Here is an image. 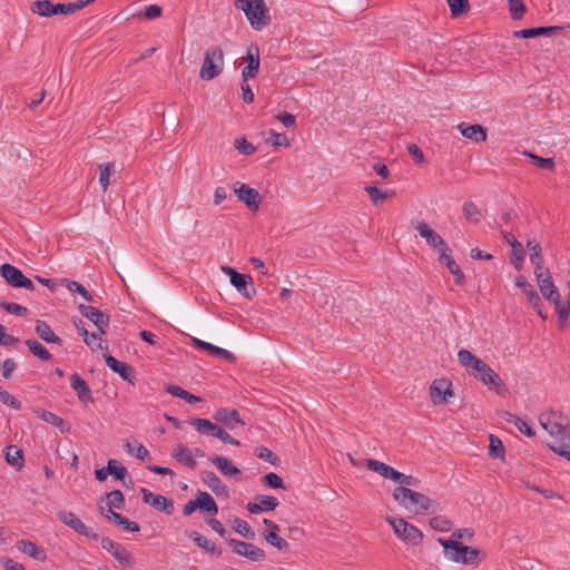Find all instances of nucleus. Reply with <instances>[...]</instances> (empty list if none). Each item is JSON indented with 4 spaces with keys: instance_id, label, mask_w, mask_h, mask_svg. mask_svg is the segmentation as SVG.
<instances>
[{
    "instance_id": "obj_51",
    "label": "nucleus",
    "mask_w": 570,
    "mask_h": 570,
    "mask_svg": "<svg viewBox=\"0 0 570 570\" xmlns=\"http://www.w3.org/2000/svg\"><path fill=\"white\" fill-rule=\"evenodd\" d=\"M37 414L41 420L56 428H62L65 425V421L60 416L50 411L39 410L37 411Z\"/></svg>"
},
{
    "instance_id": "obj_20",
    "label": "nucleus",
    "mask_w": 570,
    "mask_h": 570,
    "mask_svg": "<svg viewBox=\"0 0 570 570\" xmlns=\"http://www.w3.org/2000/svg\"><path fill=\"white\" fill-rule=\"evenodd\" d=\"M202 481L217 495L228 498L227 485L213 471H203L200 473Z\"/></svg>"
},
{
    "instance_id": "obj_3",
    "label": "nucleus",
    "mask_w": 570,
    "mask_h": 570,
    "mask_svg": "<svg viewBox=\"0 0 570 570\" xmlns=\"http://www.w3.org/2000/svg\"><path fill=\"white\" fill-rule=\"evenodd\" d=\"M438 542L444 548V554L448 560L469 566L479 563L480 551L476 548L443 538H439Z\"/></svg>"
},
{
    "instance_id": "obj_60",
    "label": "nucleus",
    "mask_w": 570,
    "mask_h": 570,
    "mask_svg": "<svg viewBox=\"0 0 570 570\" xmlns=\"http://www.w3.org/2000/svg\"><path fill=\"white\" fill-rule=\"evenodd\" d=\"M430 525L433 530L439 532H448L451 529V522L442 515L433 517L430 520Z\"/></svg>"
},
{
    "instance_id": "obj_43",
    "label": "nucleus",
    "mask_w": 570,
    "mask_h": 570,
    "mask_svg": "<svg viewBox=\"0 0 570 570\" xmlns=\"http://www.w3.org/2000/svg\"><path fill=\"white\" fill-rule=\"evenodd\" d=\"M524 249H523V246L522 244L517 240V239H513V242H511V263L515 266L517 269H520L521 265H522V262H523V258H524Z\"/></svg>"
},
{
    "instance_id": "obj_62",
    "label": "nucleus",
    "mask_w": 570,
    "mask_h": 570,
    "mask_svg": "<svg viewBox=\"0 0 570 570\" xmlns=\"http://www.w3.org/2000/svg\"><path fill=\"white\" fill-rule=\"evenodd\" d=\"M271 138L266 140V142H271L275 147L284 146L288 147L291 145L289 139L285 134L276 132L275 130L269 131Z\"/></svg>"
},
{
    "instance_id": "obj_36",
    "label": "nucleus",
    "mask_w": 570,
    "mask_h": 570,
    "mask_svg": "<svg viewBox=\"0 0 570 570\" xmlns=\"http://www.w3.org/2000/svg\"><path fill=\"white\" fill-rule=\"evenodd\" d=\"M166 392L175 397H179L185 400L189 404H194L196 402H200L202 399L199 396H196L188 391L184 390L183 387L174 384H169L166 387Z\"/></svg>"
},
{
    "instance_id": "obj_55",
    "label": "nucleus",
    "mask_w": 570,
    "mask_h": 570,
    "mask_svg": "<svg viewBox=\"0 0 570 570\" xmlns=\"http://www.w3.org/2000/svg\"><path fill=\"white\" fill-rule=\"evenodd\" d=\"M33 279L43 286H47V285H80L76 281H69L67 278L53 279V278H48V277L40 276V275H35Z\"/></svg>"
},
{
    "instance_id": "obj_37",
    "label": "nucleus",
    "mask_w": 570,
    "mask_h": 570,
    "mask_svg": "<svg viewBox=\"0 0 570 570\" xmlns=\"http://www.w3.org/2000/svg\"><path fill=\"white\" fill-rule=\"evenodd\" d=\"M449 248H442L440 252V261H445L446 266L450 269V272L455 276L456 283H460L463 278V273L460 268V266L455 263V261L446 254Z\"/></svg>"
},
{
    "instance_id": "obj_14",
    "label": "nucleus",
    "mask_w": 570,
    "mask_h": 570,
    "mask_svg": "<svg viewBox=\"0 0 570 570\" xmlns=\"http://www.w3.org/2000/svg\"><path fill=\"white\" fill-rule=\"evenodd\" d=\"M430 396L435 405L446 404L453 396L452 383L446 379L434 380L430 386Z\"/></svg>"
},
{
    "instance_id": "obj_8",
    "label": "nucleus",
    "mask_w": 570,
    "mask_h": 570,
    "mask_svg": "<svg viewBox=\"0 0 570 570\" xmlns=\"http://www.w3.org/2000/svg\"><path fill=\"white\" fill-rule=\"evenodd\" d=\"M189 423L195 430L204 435L215 436L224 443L238 446L240 443L238 440L229 435L223 428L213 423L207 419L191 417Z\"/></svg>"
},
{
    "instance_id": "obj_28",
    "label": "nucleus",
    "mask_w": 570,
    "mask_h": 570,
    "mask_svg": "<svg viewBox=\"0 0 570 570\" xmlns=\"http://www.w3.org/2000/svg\"><path fill=\"white\" fill-rule=\"evenodd\" d=\"M219 295L224 299H237L238 296L252 299L256 295V287H224Z\"/></svg>"
},
{
    "instance_id": "obj_7",
    "label": "nucleus",
    "mask_w": 570,
    "mask_h": 570,
    "mask_svg": "<svg viewBox=\"0 0 570 570\" xmlns=\"http://www.w3.org/2000/svg\"><path fill=\"white\" fill-rule=\"evenodd\" d=\"M386 521L393 528L394 533L406 544L416 546L422 542L423 533L415 525L406 522L402 518L386 517Z\"/></svg>"
},
{
    "instance_id": "obj_59",
    "label": "nucleus",
    "mask_w": 570,
    "mask_h": 570,
    "mask_svg": "<svg viewBox=\"0 0 570 570\" xmlns=\"http://www.w3.org/2000/svg\"><path fill=\"white\" fill-rule=\"evenodd\" d=\"M256 500L261 503V505H263V511H273L279 504L277 498L273 495L258 494L256 495Z\"/></svg>"
},
{
    "instance_id": "obj_9",
    "label": "nucleus",
    "mask_w": 570,
    "mask_h": 570,
    "mask_svg": "<svg viewBox=\"0 0 570 570\" xmlns=\"http://www.w3.org/2000/svg\"><path fill=\"white\" fill-rule=\"evenodd\" d=\"M540 423L551 436L562 440L566 436L570 421L561 412L549 411L548 413L541 414Z\"/></svg>"
},
{
    "instance_id": "obj_17",
    "label": "nucleus",
    "mask_w": 570,
    "mask_h": 570,
    "mask_svg": "<svg viewBox=\"0 0 570 570\" xmlns=\"http://www.w3.org/2000/svg\"><path fill=\"white\" fill-rule=\"evenodd\" d=\"M0 276L8 285H33L31 277L26 276L18 267L9 263L0 266Z\"/></svg>"
},
{
    "instance_id": "obj_46",
    "label": "nucleus",
    "mask_w": 570,
    "mask_h": 570,
    "mask_svg": "<svg viewBox=\"0 0 570 570\" xmlns=\"http://www.w3.org/2000/svg\"><path fill=\"white\" fill-rule=\"evenodd\" d=\"M509 11L513 20H521L527 11V7L522 0H507Z\"/></svg>"
},
{
    "instance_id": "obj_53",
    "label": "nucleus",
    "mask_w": 570,
    "mask_h": 570,
    "mask_svg": "<svg viewBox=\"0 0 570 570\" xmlns=\"http://www.w3.org/2000/svg\"><path fill=\"white\" fill-rule=\"evenodd\" d=\"M109 509H122L125 505V497L120 490H112L107 493Z\"/></svg>"
},
{
    "instance_id": "obj_13",
    "label": "nucleus",
    "mask_w": 570,
    "mask_h": 570,
    "mask_svg": "<svg viewBox=\"0 0 570 570\" xmlns=\"http://www.w3.org/2000/svg\"><path fill=\"white\" fill-rule=\"evenodd\" d=\"M246 66L242 70V77L244 81H248L255 78L259 71V48L257 45L252 43L248 46L246 56L243 58Z\"/></svg>"
},
{
    "instance_id": "obj_39",
    "label": "nucleus",
    "mask_w": 570,
    "mask_h": 570,
    "mask_svg": "<svg viewBox=\"0 0 570 570\" xmlns=\"http://www.w3.org/2000/svg\"><path fill=\"white\" fill-rule=\"evenodd\" d=\"M26 345L29 347V351L41 361H49L51 358L49 351L38 341L27 340Z\"/></svg>"
},
{
    "instance_id": "obj_31",
    "label": "nucleus",
    "mask_w": 570,
    "mask_h": 570,
    "mask_svg": "<svg viewBox=\"0 0 570 570\" xmlns=\"http://www.w3.org/2000/svg\"><path fill=\"white\" fill-rule=\"evenodd\" d=\"M17 548L36 560L45 561L47 558L45 551L32 541L20 540Z\"/></svg>"
},
{
    "instance_id": "obj_2",
    "label": "nucleus",
    "mask_w": 570,
    "mask_h": 570,
    "mask_svg": "<svg viewBox=\"0 0 570 570\" xmlns=\"http://www.w3.org/2000/svg\"><path fill=\"white\" fill-rule=\"evenodd\" d=\"M393 499L402 508L415 514H422L432 508V500L406 487H396L393 491Z\"/></svg>"
},
{
    "instance_id": "obj_1",
    "label": "nucleus",
    "mask_w": 570,
    "mask_h": 570,
    "mask_svg": "<svg viewBox=\"0 0 570 570\" xmlns=\"http://www.w3.org/2000/svg\"><path fill=\"white\" fill-rule=\"evenodd\" d=\"M458 361L474 379L487 385L489 390L495 391L500 395L508 391L499 374L470 351L460 350L458 352Z\"/></svg>"
},
{
    "instance_id": "obj_34",
    "label": "nucleus",
    "mask_w": 570,
    "mask_h": 570,
    "mask_svg": "<svg viewBox=\"0 0 570 570\" xmlns=\"http://www.w3.org/2000/svg\"><path fill=\"white\" fill-rule=\"evenodd\" d=\"M522 289L527 296L528 303L535 309V312L542 320H547L548 314L542 309V302L539 293L532 287H522Z\"/></svg>"
},
{
    "instance_id": "obj_19",
    "label": "nucleus",
    "mask_w": 570,
    "mask_h": 570,
    "mask_svg": "<svg viewBox=\"0 0 570 570\" xmlns=\"http://www.w3.org/2000/svg\"><path fill=\"white\" fill-rule=\"evenodd\" d=\"M70 385L76 391L79 401L83 405L94 402L92 393L89 385L78 373H73L70 376Z\"/></svg>"
},
{
    "instance_id": "obj_24",
    "label": "nucleus",
    "mask_w": 570,
    "mask_h": 570,
    "mask_svg": "<svg viewBox=\"0 0 570 570\" xmlns=\"http://www.w3.org/2000/svg\"><path fill=\"white\" fill-rule=\"evenodd\" d=\"M562 29V26L535 27L514 31L513 36L515 38L529 39L539 36H552L554 32L560 31Z\"/></svg>"
},
{
    "instance_id": "obj_61",
    "label": "nucleus",
    "mask_w": 570,
    "mask_h": 570,
    "mask_svg": "<svg viewBox=\"0 0 570 570\" xmlns=\"http://www.w3.org/2000/svg\"><path fill=\"white\" fill-rule=\"evenodd\" d=\"M265 540H266L271 546L275 547L276 549H278V550H281V551H283V550H287V549H288V547H289L288 542H287L285 539L281 538V537L278 535V533H275V532H273V533H267V534L265 535Z\"/></svg>"
},
{
    "instance_id": "obj_32",
    "label": "nucleus",
    "mask_w": 570,
    "mask_h": 570,
    "mask_svg": "<svg viewBox=\"0 0 570 570\" xmlns=\"http://www.w3.org/2000/svg\"><path fill=\"white\" fill-rule=\"evenodd\" d=\"M189 539H191L199 548L204 549L206 552L210 554H222V550H219L216 544L209 540H207L204 535L199 534L197 531L187 532Z\"/></svg>"
},
{
    "instance_id": "obj_54",
    "label": "nucleus",
    "mask_w": 570,
    "mask_h": 570,
    "mask_svg": "<svg viewBox=\"0 0 570 570\" xmlns=\"http://www.w3.org/2000/svg\"><path fill=\"white\" fill-rule=\"evenodd\" d=\"M136 449L132 448L129 440H126L125 449L128 453H135L136 458L139 460H145L149 456V451L139 442L135 441Z\"/></svg>"
},
{
    "instance_id": "obj_30",
    "label": "nucleus",
    "mask_w": 570,
    "mask_h": 570,
    "mask_svg": "<svg viewBox=\"0 0 570 570\" xmlns=\"http://www.w3.org/2000/svg\"><path fill=\"white\" fill-rule=\"evenodd\" d=\"M3 454L7 463L13 468L21 469L23 465V451L17 445H7L3 449Z\"/></svg>"
},
{
    "instance_id": "obj_16",
    "label": "nucleus",
    "mask_w": 570,
    "mask_h": 570,
    "mask_svg": "<svg viewBox=\"0 0 570 570\" xmlns=\"http://www.w3.org/2000/svg\"><path fill=\"white\" fill-rule=\"evenodd\" d=\"M106 365L115 373H117L124 381L131 385L136 384L135 368L124 362H120L110 354L104 355Z\"/></svg>"
},
{
    "instance_id": "obj_64",
    "label": "nucleus",
    "mask_w": 570,
    "mask_h": 570,
    "mask_svg": "<svg viewBox=\"0 0 570 570\" xmlns=\"http://www.w3.org/2000/svg\"><path fill=\"white\" fill-rule=\"evenodd\" d=\"M0 402L13 410L21 409V402L17 400L12 394L4 390V392L0 395Z\"/></svg>"
},
{
    "instance_id": "obj_22",
    "label": "nucleus",
    "mask_w": 570,
    "mask_h": 570,
    "mask_svg": "<svg viewBox=\"0 0 570 570\" xmlns=\"http://www.w3.org/2000/svg\"><path fill=\"white\" fill-rule=\"evenodd\" d=\"M78 309L81 313V315L88 318L90 322H92L98 327V330L108 326L109 317L106 316L98 308L90 305L79 304Z\"/></svg>"
},
{
    "instance_id": "obj_40",
    "label": "nucleus",
    "mask_w": 570,
    "mask_h": 570,
    "mask_svg": "<svg viewBox=\"0 0 570 570\" xmlns=\"http://www.w3.org/2000/svg\"><path fill=\"white\" fill-rule=\"evenodd\" d=\"M106 472L119 481H124L128 475L127 469L115 459L108 461Z\"/></svg>"
},
{
    "instance_id": "obj_15",
    "label": "nucleus",
    "mask_w": 570,
    "mask_h": 570,
    "mask_svg": "<svg viewBox=\"0 0 570 570\" xmlns=\"http://www.w3.org/2000/svg\"><path fill=\"white\" fill-rule=\"evenodd\" d=\"M234 191L238 199L245 203L250 210H258L262 197L257 189L252 188L246 184L236 183L234 184Z\"/></svg>"
},
{
    "instance_id": "obj_63",
    "label": "nucleus",
    "mask_w": 570,
    "mask_h": 570,
    "mask_svg": "<svg viewBox=\"0 0 570 570\" xmlns=\"http://www.w3.org/2000/svg\"><path fill=\"white\" fill-rule=\"evenodd\" d=\"M0 306L4 308L7 312L17 315V316H26L28 314V308L24 306H21L17 303H9V302H0Z\"/></svg>"
},
{
    "instance_id": "obj_42",
    "label": "nucleus",
    "mask_w": 570,
    "mask_h": 570,
    "mask_svg": "<svg viewBox=\"0 0 570 570\" xmlns=\"http://www.w3.org/2000/svg\"><path fill=\"white\" fill-rule=\"evenodd\" d=\"M452 18H459L470 10L469 0H446Z\"/></svg>"
},
{
    "instance_id": "obj_57",
    "label": "nucleus",
    "mask_w": 570,
    "mask_h": 570,
    "mask_svg": "<svg viewBox=\"0 0 570 570\" xmlns=\"http://www.w3.org/2000/svg\"><path fill=\"white\" fill-rule=\"evenodd\" d=\"M263 483L271 489H286L283 479L274 472L265 474L263 476Z\"/></svg>"
},
{
    "instance_id": "obj_49",
    "label": "nucleus",
    "mask_w": 570,
    "mask_h": 570,
    "mask_svg": "<svg viewBox=\"0 0 570 570\" xmlns=\"http://www.w3.org/2000/svg\"><path fill=\"white\" fill-rule=\"evenodd\" d=\"M234 147L239 154L245 156H250L256 151V147L252 142L247 141L245 137L236 138Z\"/></svg>"
},
{
    "instance_id": "obj_18",
    "label": "nucleus",
    "mask_w": 570,
    "mask_h": 570,
    "mask_svg": "<svg viewBox=\"0 0 570 570\" xmlns=\"http://www.w3.org/2000/svg\"><path fill=\"white\" fill-rule=\"evenodd\" d=\"M213 419L228 430H234L237 424L245 425L237 410L222 407L215 411Z\"/></svg>"
},
{
    "instance_id": "obj_25",
    "label": "nucleus",
    "mask_w": 570,
    "mask_h": 570,
    "mask_svg": "<svg viewBox=\"0 0 570 570\" xmlns=\"http://www.w3.org/2000/svg\"><path fill=\"white\" fill-rule=\"evenodd\" d=\"M73 325L75 327L77 328V332L79 335H81L83 337V342L92 350V351H97V350H102V345H101V342L98 341V334L96 333H89L86 327H85V324L82 322V320L78 318V317H73Z\"/></svg>"
},
{
    "instance_id": "obj_38",
    "label": "nucleus",
    "mask_w": 570,
    "mask_h": 570,
    "mask_svg": "<svg viewBox=\"0 0 570 570\" xmlns=\"http://www.w3.org/2000/svg\"><path fill=\"white\" fill-rule=\"evenodd\" d=\"M151 507L156 510H159L167 515H170L174 513V501L165 495L157 494L156 499L153 500Z\"/></svg>"
},
{
    "instance_id": "obj_4",
    "label": "nucleus",
    "mask_w": 570,
    "mask_h": 570,
    "mask_svg": "<svg viewBox=\"0 0 570 570\" xmlns=\"http://www.w3.org/2000/svg\"><path fill=\"white\" fill-rule=\"evenodd\" d=\"M236 8L243 10L255 30H262L271 23L268 9L264 0H236Z\"/></svg>"
},
{
    "instance_id": "obj_35",
    "label": "nucleus",
    "mask_w": 570,
    "mask_h": 570,
    "mask_svg": "<svg viewBox=\"0 0 570 570\" xmlns=\"http://www.w3.org/2000/svg\"><path fill=\"white\" fill-rule=\"evenodd\" d=\"M462 212L464 218L471 224H479L482 219V213L475 203L468 200L463 203Z\"/></svg>"
},
{
    "instance_id": "obj_48",
    "label": "nucleus",
    "mask_w": 570,
    "mask_h": 570,
    "mask_svg": "<svg viewBox=\"0 0 570 570\" xmlns=\"http://www.w3.org/2000/svg\"><path fill=\"white\" fill-rule=\"evenodd\" d=\"M210 356L219 357L223 360H226L228 362H234L235 356L227 350L218 347L216 345H213L208 343L206 350H205Z\"/></svg>"
},
{
    "instance_id": "obj_29",
    "label": "nucleus",
    "mask_w": 570,
    "mask_h": 570,
    "mask_svg": "<svg viewBox=\"0 0 570 570\" xmlns=\"http://www.w3.org/2000/svg\"><path fill=\"white\" fill-rule=\"evenodd\" d=\"M171 455L176 461L183 463L185 466L189 469H195L197 464L195 459L193 458L191 451L181 443L176 445L175 451L173 452Z\"/></svg>"
},
{
    "instance_id": "obj_21",
    "label": "nucleus",
    "mask_w": 570,
    "mask_h": 570,
    "mask_svg": "<svg viewBox=\"0 0 570 570\" xmlns=\"http://www.w3.org/2000/svg\"><path fill=\"white\" fill-rule=\"evenodd\" d=\"M420 236L425 238L426 243L433 248H448L444 239L433 229H431L425 222H420L415 226Z\"/></svg>"
},
{
    "instance_id": "obj_11",
    "label": "nucleus",
    "mask_w": 570,
    "mask_h": 570,
    "mask_svg": "<svg viewBox=\"0 0 570 570\" xmlns=\"http://www.w3.org/2000/svg\"><path fill=\"white\" fill-rule=\"evenodd\" d=\"M227 543L234 553L245 557L250 561L261 562L266 559L265 551L252 543L239 541L233 538L227 539Z\"/></svg>"
},
{
    "instance_id": "obj_41",
    "label": "nucleus",
    "mask_w": 570,
    "mask_h": 570,
    "mask_svg": "<svg viewBox=\"0 0 570 570\" xmlns=\"http://www.w3.org/2000/svg\"><path fill=\"white\" fill-rule=\"evenodd\" d=\"M99 168V184L101 185L104 191L107 190L109 186V178L115 174V165L112 163H104L98 166Z\"/></svg>"
},
{
    "instance_id": "obj_47",
    "label": "nucleus",
    "mask_w": 570,
    "mask_h": 570,
    "mask_svg": "<svg viewBox=\"0 0 570 570\" xmlns=\"http://www.w3.org/2000/svg\"><path fill=\"white\" fill-rule=\"evenodd\" d=\"M112 557L119 562V564L124 568L131 567L135 563L134 557L125 549L121 544L119 550H115Z\"/></svg>"
},
{
    "instance_id": "obj_26",
    "label": "nucleus",
    "mask_w": 570,
    "mask_h": 570,
    "mask_svg": "<svg viewBox=\"0 0 570 570\" xmlns=\"http://www.w3.org/2000/svg\"><path fill=\"white\" fill-rule=\"evenodd\" d=\"M37 335L45 341L46 343H53L57 345H62V340L55 334V332L51 330L50 325L42 321L38 320L36 322V328H35Z\"/></svg>"
},
{
    "instance_id": "obj_33",
    "label": "nucleus",
    "mask_w": 570,
    "mask_h": 570,
    "mask_svg": "<svg viewBox=\"0 0 570 570\" xmlns=\"http://www.w3.org/2000/svg\"><path fill=\"white\" fill-rule=\"evenodd\" d=\"M220 271L229 276L230 285H252L254 283V279L250 275L238 273L229 266H222Z\"/></svg>"
},
{
    "instance_id": "obj_56",
    "label": "nucleus",
    "mask_w": 570,
    "mask_h": 570,
    "mask_svg": "<svg viewBox=\"0 0 570 570\" xmlns=\"http://www.w3.org/2000/svg\"><path fill=\"white\" fill-rule=\"evenodd\" d=\"M255 455L262 460L269 462L273 465H276L279 462V458L269 449L263 445L257 446L255 449Z\"/></svg>"
},
{
    "instance_id": "obj_23",
    "label": "nucleus",
    "mask_w": 570,
    "mask_h": 570,
    "mask_svg": "<svg viewBox=\"0 0 570 570\" xmlns=\"http://www.w3.org/2000/svg\"><path fill=\"white\" fill-rule=\"evenodd\" d=\"M208 461L213 463L225 476L235 478L242 474L240 470L233 462L220 455H210Z\"/></svg>"
},
{
    "instance_id": "obj_52",
    "label": "nucleus",
    "mask_w": 570,
    "mask_h": 570,
    "mask_svg": "<svg viewBox=\"0 0 570 570\" xmlns=\"http://www.w3.org/2000/svg\"><path fill=\"white\" fill-rule=\"evenodd\" d=\"M365 190L374 205L383 203L389 197V195H394V191H391V194H389L387 191H381L375 186H367L365 187Z\"/></svg>"
},
{
    "instance_id": "obj_10",
    "label": "nucleus",
    "mask_w": 570,
    "mask_h": 570,
    "mask_svg": "<svg viewBox=\"0 0 570 570\" xmlns=\"http://www.w3.org/2000/svg\"><path fill=\"white\" fill-rule=\"evenodd\" d=\"M196 510L217 514L218 505L214 498L205 491H198L195 500H189L183 508V514L188 517Z\"/></svg>"
},
{
    "instance_id": "obj_12",
    "label": "nucleus",
    "mask_w": 570,
    "mask_h": 570,
    "mask_svg": "<svg viewBox=\"0 0 570 570\" xmlns=\"http://www.w3.org/2000/svg\"><path fill=\"white\" fill-rule=\"evenodd\" d=\"M60 522L72 529L80 535L97 540L99 534L91 528L87 527L73 512L61 510L57 513Z\"/></svg>"
},
{
    "instance_id": "obj_45",
    "label": "nucleus",
    "mask_w": 570,
    "mask_h": 570,
    "mask_svg": "<svg viewBox=\"0 0 570 570\" xmlns=\"http://www.w3.org/2000/svg\"><path fill=\"white\" fill-rule=\"evenodd\" d=\"M505 415H507V422L515 425V428L521 433H523L530 438L534 435V431L532 430V428L529 426L522 419H520L519 416L511 414V413H505Z\"/></svg>"
},
{
    "instance_id": "obj_6",
    "label": "nucleus",
    "mask_w": 570,
    "mask_h": 570,
    "mask_svg": "<svg viewBox=\"0 0 570 570\" xmlns=\"http://www.w3.org/2000/svg\"><path fill=\"white\" fill-rule=\"evenodd\" d=\"M30 10L41 17H52L58 14L68 16L80 10L77 2L71 3H53L49 0H37L31 2Z\"/></svg>"
},
{
    "instance_id": "obj_50",
    "label": "nucleus",
    "mask_w": 570,
    "mask_h": 570,
    "mask_svg": "<svg viewBox=\"0 0 570 570\" xmlns=\"http://www.w3.org/2000/svg\"><path fill=\"white\" fill-rule=\"evenodd\" d=\"M234 529L237 533H239L244 538H247V539L255 538V532L252 530L250 525L245 520L235 518L234 519Z\"/></svg>"
},
{
    "instance_id": "obj_27",
    "label": "nucleus",
    "mask_w": 570,
    "mask_h": 570,
    "mask_svg": "<svg viewBox=\"0 0 570 570\" xmlns=\"http://www.w3.org/2000/svg\"><path fill=\"white\" fill-rule=\"evenodd\" d=\"M458 128L460 129L462 136L475 142L487 140V129L481 125L464 126V124H460Z\"/></svg>"
},
{
    "instance_id": "obj_44",
    "label": "nucleus",
    "mask_w": 570,
    "mask_h": 570,
    "mask_svg": "<svg viewBox=\"0 0 570 570\" xmlns=\"http://www.w3.org/2000/svg\"><path fill=\"white\" fill-rule=\"evenodd\" d=\"M489 441V455L493 459H504L505 450L502 441L493 434L490 435Z\"/></svg>"
},
{
    "instance_id": "obj_58",
    "label": "nucleus",
    "mask_w": 570,
    "mask_h": 570,
    "mask_svg": "<svg viewBox=\"0 0 570 570\" xmlns=\"http://www.w3.org/2000/svg\"><path fill=\"white\" fill-rule=\"evenodd\" d=\"M365 465L368 470L371 471H374L376 473H379L381 476L385 478V475L387 474L389 470L391 469L390 465L381 462V461H377L375 459H367L366 462H365Z\"/></svg>"
},
{
    "instance_id": "obj_5",
    "label": "nucleus",
    "mask_w": 570,
    "mask_h": 570,
    "mask_svg": "<svg viewBox=\"0 0 570 570\" xmlns=\"http://www.w3.org/2000/svg\"><path fill=\"white\" fill-rule=\"evenodd\" d=\"M224 69V52L220 47L212 46L205 50L204 62L199 70V77L209 81L218 77Z\"/></svg>"
}]
</instances>
